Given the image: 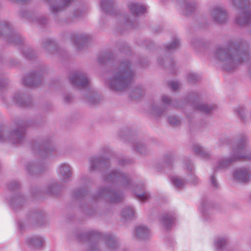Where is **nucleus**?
Wrapping results in <instances>:
<instances>
[{"label":"nucleus","instance_id":"nucleus-1","mask_svg":"<svg viewBox=\"0 0 251 251\" xmlns=\"http://www.w3.org/2000/svg\"><path fill=\"white\" fill-rule=\"evenodd\" d=\"M248 47L244 40L230 41L226 48L217 49L215 57L223 63L224 69L230 71L249 59Z\"/></svg>","mask_w":251,"mask_h":251},{"label":"nucleus","instance_id":"nucleus-2","mask_svg":"<svg viewBox=\"0 0 251 251\" xmlns=\"http://www.w3.org/2000/svg\"><path fill=\"white\" fill-rule=\"evenodd\" d=\"M134 72L129 61L122 62L117 68L114 76L107 81L109 88L115 91H121L128 87L132 81Z\"/></svg>","mask_w":251,"mask_h":251},{"label":"nucleus","instance_id":"nucleus-3","mask_svg":"<svg viewBox=\"0 0 251 251\" xmlns=\"http://www.w3.org/2000/svg\"><path fill=\"white\" fill-rule=\"evenodd\" d=\"M238 160H251V152L249 149L247 141L245 137L237 141L228 158L220 160L214 167V171L224 169L231 163Z\"/></svg>","mask_w":251,"mask_h":251},{"label":"nucleus","instance_id":"nucleus-4","mask_svg":"<svg viewBox=\"0 0 251 251\" xmlns=\"http://www.w3.org/2000/svg\"><path fill=\"white\" fill-rule=\"evenodd\" d=\"M233 4L238 7L241 12L236 19V23L241 26H247L251 28V11L248 8L251 4L250 0H232Z\"/></svg>","mask_w":251,"mask_h":251},{"label":"nucleus","instance_id":"nucleus-5","mask_svg":"<svg viewBox=\"0 0 251 251\" xmlns=\"http://www.w3.org/2000/svg\"><path fill=\"white\" fill-rule=\"evenodd\" d=\"M25 130L22 126H19L17 130H9L7 127H0V142H11L17 144L24 139Z\"/></svg>","mask_w":251,"mask_h":251},{"label":"nucleus","instance_id":"nucleus-6","mask_svg":"<svg viewBox=\"0 0 251 251\" xmlns=\"http://www.w3.org/2000/svg\"><path fill=\"white\" fill-rule=\"evenodd\" d=\"M104 180L111 183L121 184L126 186L130 182L127 176L117 171L110 172L107 176H104Z\"/></svg>","mask_w":251,"mask_h":251},{"label":"nucleus","instance_id":"nucleus-7","mask_svg":"<svg viewBox=\"0 0 251 251\" xmlns=\"http://www.w3.org/2000/svg\"><path fill=\"white\" fill-rule=\"evenodd\" d=\"M99 197H104L112 202H119L123 199L122 194L115 190H111L109 188H102L100 190L99 193Z\"/></svg>","mask_w":251,"mask_h":251},{"label":"nucleus","instance_id":"nucleus-8","mask_svg":"<svg viewBox=\"0 0 251 251\" xmlns=\"http://www.w3.org/2000/svg\"><path fill=\"white\" fill-rule=\"evenodd\" d=\"M50 4V10L53 14L61 11L63 8L70 5L74 0H45Z\"/></svg>","mask_w":251,"mask_h":251},{"label":"nucleus","instance_id":"nucleus-9","mask_svg":"<svg viewBox=\"0 0 251 251\" xmlns=\"http://www.w3.org/2000/svg\"><path fill=\"white\" fill-rule=\"evenodd\" d=\"M211 16L216 23H223L226 21L227 15L226 10L220 6H215L211 9Z\"/></svg>","mask_w":251,"mask_h":251},{"label":"nucleus","instance_id":"nucleus-10","mask_svg":"<svg viewBox=\"0 0 251 251\" xmlns=\"http://www.w3.org/2000/svg\"><path fill=\"white\" fill-rule=\"evenodd\" d=\"M70 80L72 84L76 87H84L89 83L88 78L83 73H74L72 74Z\"/></svg>","mask_w":251,"mask_h":251},{"label":"nucleus","instance_id":"nucleus-11","mask_svg":"<svg viewBox=\"0 0 251 251\" xmlns=\"http://www.w3.org/2000/svg\"><path fill=\"white\" fill-rule=\"evenodd\" d=\"M33 149L35 152H37L43 156H47L54 150V148L49 142H43L36 144L34 146Z\"/></svg>","mask_w":251,"mask_h":251},{"label":"nucleus","instance_id":"nucleus-12","mask_svg":"<svg viewBox=\"0 0 251 251\" xmlns=\"http://www.w3.org/2000/svg\"><path fill=\"white\" fill-rule=\"evenodd\" d=\"M234 178L239 182H246L251 177V171L245 168L237 169L233 173Z\"/></svg>","mask_w":251,"mask_h":251},{"label":"nucleus","instance_id":"nucleus-13","mask_svg":"<svg viewBox=\"0 0 251 251\" xmlns=\"http://www.w3.org/2000/svg\"><path fill=\"white\" fill-rule=\"evenodd\" d=\"M128 7L134 16H140L147 10V6L145 3L137 2H130L128 4Z\"/></svg>","mask_w":251,"mask_h":251},{"label":"nucleus","instance_id":"nucleus-14","mask_svg":"<svg viewBox=\"0 0 251 251\" xmlns=\"http://www.w3.org/2000/svg\"><path fill=\"white\" fill-rule=\"evenodd\" d=\"M25 85L29 86H37L41 81V76L39 73H33L27 75L24 79Z\"/></svg>","mask_w":251,"mask_h":251},{"label":"nucleus","instance_id":"nucleus-15","mask_svg":"<svg viewBox=\"0 0 251 251\" xmlns=\"http://www.w3.org/2000/svg\"><path fill=\"white\" fill-rule=\"evenodd\" d=\"M58 174L63 180L68 179L72 175L70 166L67 163L61 164L58 169Z\"/></svg>","mask_w":251,"mask_h":251},{"label":"nucleus","instance_id":"nucleus-16","mask_svg":"<svg viewBox=\"0 0 251 251\" xmlns=\"http://www.w3.org/2000/svg\"><path fill=\"white\" fill-rule=\"evenodd\" d=\"M90 170H95L98 168L107 167L108 161L100 157H93L90 158Z\"/></svg>","mask_w":251,"mask_h":251},{"label":"nucleus","instance_id":"nucleus-17","mask_svg":"<svg viewBox=\"0 0 251 251\" xmlns=\"http://www.w3.org/2000/svg\"><path fill=\"white\" fill-rule=\"evenodd\" d=\"M100 7L103 12L109 14L114 15L116 11L114 3L111 0H102Z\"/></svg>","mask_w":251,"mask_h":251},{"label":"nucleus","instance_id":"nucleus-18","mask_svg":"<svg viewBox=\"0 0 251 251\" xmlns=\"http://www.w3.org/2000/svg\"><path fill=\"white\" fill-rule=\"evenodd\" d=\"M191 104L195 109L205 113H210L214 109V107L212 106L200 103L197 99H194Z\"/></svg>","mask_w":251,"mask_h":251},{"label":"nucleus","instance_id":"nucleus-19","mask_svg":"<svg viewBox=\"0 0 251 251\" xmlns=\"http://www.w3.org/2000/svg\"><path fill=\"white\" fill-rule=\"evenodd\" d=\"M26 243L31 247L34 248H39L42 246L44 240L39 236H31L27 238Z\"/></svg>","mask_w":251,"mask_h":251},{"label":"nucleus","instance_id":"nucleus-20","mask_svg":"<svg viewBox=\"0 0 251 251\" xmlns=\"http://www.w3.org/2000/svg\"><path fill=\"white\" fill-rule=\"evenodd\" d=\"M13 100L18 105L27 106L29 105L30 99L25 96V95L17 94L14 96Z\"/></svg>","mask_w":251,"mask_h":251},{"label":"nucleus","instance_id":"nucleus-21","mask_svg":"<svg viewBox=\"0 0 251 251\" xmlns=\"http://www.w3.org/2000/svg\"><path fill=\"white\" fill-rule=\"evenodd\" d=\"M87 40V38L86 35L78 36L74 35L72 37L73 44L78 50L81 49L82 46L86 43Z\"/></svg>","mask_w":251,"mask_h":251},{"label":"nucleus","instance_id":"nucleus-22","mask_svg":"<svg viewBox=\"0 0 251 251\" xmlns=\"http://www.w3.org/2000/svg\"><path fill=\"white\" fill-rule=\"evenodd\" d=\"M170 178L173 185L178 189L184 188L187 184V181L181 178L178 176H170Z\"/></svg>","mask_w":251,"mask_h":251},{"label":"nucleus","instance_id":"nucleus-23","mask_svg":"<svg viewBox=\"0 0 251 251\" xmlns=\"http://www.w3.org/2000/svg\"><path fill=\"white\" fill-rule=\"evenodd\" d=\"M136 234L138 238H145L149 236L150 234V231L145 226H139L136 229Z\"/></svg>","mask_w":251,"mask_h":251},{"label":"nucleus","instance_id":"nucleus-24","mask_svg":"<svg viewBox=\"0 0 251 251\" xmlns=\"http://www.w3.org/2000/svg\"><path fill=\"white\" fill-rule=\"evenodd\" d=\"M135 216V211L131 206L124 208L122 211V216L126 220L132 219Z\"/></svg>","mask_w":251,"mask_h":251},{"label":"nucleus","instance_id":"nucleus-25","mask_svg":"<svg viewBox=\"0 0 251 251\" xmlns=\"http://www.w3.org/2000/svg\"><path fill=\"white\" fill-rule=\"evenodd\" d=\"M193 150L196 154L202 158H207L209 156L208 153L199 145H195Z\"/></svg>","mask_w":251,"mask_h":251},{"label":"nucleus","instance_id":"nucleus-26","mask_svg":"<svg viewBox=\"0 0 251 251\" xmlns=\"http://www.w3.org/2000/svg\"><path fill=\"white\" fill-rule=\"evenodd\" d=\"M226 240L225 237H217L214 241V247L216 250L220 251L222 250L226 245Z\"/></svg>","mask_w":251,"mask_h":251},{"label":"nucleus","instance_id":"nucleus-27","mask_svg":"<svg viewBox=\"0 0 251 251\" xmlns=\"http://www.w3.org/2000/svg\"><path fill=\"white\" fill-rule=\"evenodd\" d=\"M174 221V218L172 215H167L162 217V222L163 225L166 228H169Z\"/></svg>","mask_w":251,"mask_h":251},{"label":"nucleus","instance_id":"nucleus-28","mask_svg":"<svg viewBox=\"0 0 251 251\" xmlns=\"http://www.w3.org/2000/svg\"><path fill=\"white\" fill-rule=\"evenodd\" d=\"M105 239L109 248L114 249L117 247L118 244L115 237L108 235L106 236Z\"/></svg>","mask_w":251,"mask_h":251},{"label":"nucleus","instance_id":"nucleus-29","mask_svg":"<svg viewBox=\"0 0 251 251\" xmlns=\"http://www.w3.org/2000/svg\"><path fill=\"white\" fill-rule=\"evenodd\" d=\"M183 8L184 9V13L185 15H189L191 14L195 10V3H185L183 5Z\"/></svg>","mask_w":251,"mask_h":251},{"label":"nucleus","instance_id":"nucleus-30","mask_svg":"<svg viewBox=\"0 0 251 251\" xmlns=\"http://www.w3.org/2000/svg\"><path fill=\"white\" fill-rule=\"evenodd\" d=\"M179 45V40L178 38H175L173 41L166 45L168 50H174L177 49Z\"/></svg>","mask_w":251,"mask_h":251},{"label":"nucleus","instance_id":"nucleus-31","mask_svg":"<svg viewBox=\"0 0 251 251\" xmlns=\"http://www.w3.org/2000/svg\"><path fill=\"white\" fill-rule=\"evenodd\" d=\"M135 194L136 195L137 198L139 200L143 202L145 201L149 200L150 198V195L147 192H142L140 193H138L136 192H135Z\"/></svg>","mask_w":251,"mask_h":251},{"label":"nucleus","instance_id":"nucleus-32","mask_svg":"<svg viewBox=\"0 0 251 251\" xmlns=\"http://www.w3.org/2000/svg\"><path fill=\"white\" fill-rule=\"evenodd\" d=\"M209 205L207 203H202L201 207H199V210L202 213L204 217L208 213L209 211Z\"/></svg>","mask_w":251,"mask_h":251},{"label":"nucleus","instance_id":"nucleus-33","mask_svg":"<svg viewBox=\"0 0 251 251\" xmlns=\"http://www.w3.org/2000/svg\"><path fill=\"white\" fill-rule=\"evenodd\" d=\"M236 113L242 119L245 118V110L242 106H238L235 109Z\"/></svg>","mask_w":251,"mask_h":251},{"label":"nucleus","instance_id":"nucleus-34","mask_svg":"<svg viewBox=\"0 0 251 251\" xmlns=\"http://www.w3.org/2000/svg\"><path fill=\"white\" fill-rule=\"evenodd\" d=\"M168 122L170 124L175 126L178 125L180 123V121L177 118L174 116H170L168 118Z\"/></svg>","mask_w":251,"mask_h":251},{"label":"nucleus","instance_id":"nucleus-35","mask_svg":"<svg viewBox=\"0 0 251 251\" xmlns=\"http://www.w3.org/2000/svg\"><path fill=\"white\" fill-rule=\"evenodd\" d=\"M124 26L128 28H132L133 25L132 21L128 17H125L123 21Z\"/></svg>","mask_w":251,"mask_h":251},{"label":"nucleus","instance_id":"nucleus-36","mask_svg":"<svg viewBox=\"0 0 251 251\" xmlns=\"http://www.w3.org/2000/svg\"><path fill=\"white\" fill-rule=\"evenodd\" d=\"M188 80L191 82H194L198 80L199 78V76L195 73H190L188 75Z\"/></svg>","mask_w":251,"mask_h":251},{"label":"nucleus","instance_id":"nucleus-37","mask_svg":"<svg viewBox=\"0 0 251 251\" xmlns=\"http://www.w3.org/2000/svg\"><path fill=\"white\" fill-rule=\"evenodd\" d=\"M169 87L173 90H176L179 88V84L176 81H171L168 82Z\"/></svg>","mask_w":251,"mask_h":251},{"label":"nucleus","instance_id":"nucleus-38","mask_svg":"<svg viewBox=\"0 0 251 251\" xmlns=\"http://www.w3.org/2000/svg\"><path fill=\"white\" fill-rule=\"evenodd\" d=\"M145 147L141 143H138L135 146V149L140 153H143V150H144Z\"/></svg>","mask_w":251,"mask_h":251},{"label":"nucleus","instance_id":"nucleus-39","mask_svg":"<svg viewBox=\"0 0 251 251\" xmlns=\"http://www.w3.org/2000/svg\"><path fill=\"white\" fill-rule=\"evenodd\" d=\"M110 57V54L108 53H105L102 56V58L100 57H99V61L100 63H102L106 61L107 60L109 59Z\"/></svg>","mask_w":251,"mask_h":251},{"label":"nucleus","instance_id":"nucleus-40","mask_svg":"<svg viewBox=\"0 0 251 251\" xmlns=\"http://www.w3.org/2000/svg\"><path fill=\"white\" fill-rule=\"evenodd\" d=\"M89 236L90 238H100L101 237V234L98 232L91 231L89 233Z\"/></svg>","mask_w":251,"mask_h":251},{"label":"nucleus","instance_id":"nucleus-41","mask_svg":"<svg viewBox=\"0 0 251 251\" xmlns=\"http://www.w3.org/2000/svg\"><path fill=\"white\" fill-rule=\"evenodd\" d=\"M19 186V183L17 181H13L9 184V188L11 190L17 189Z\"/></svg>","mask_w":251,"mask_h":251},{"label":"nucleus","instance_id":"nucleus-42","mask_svg":"<svg viewBox=\"0 0 251 251\" xmlns=\"http://www.w3.org/2000/svg\"><path fill=\"white\" fill-rule=\"evenodd\" d=\"M152 112L157 115H160L162 113V110H161L160 108L155 107L152 106Z\"/></svg>","mask_w":251,"mask_h":251},{"label":"nucleus","instance_id":"nucleus-43","mask_svg":"<svg viewBox=\"0 0 251 251\" xmlns=\"http://www.w3.org/2000/svg\"><path fill=\"white\" fill-rule=\"evenodd\" d=\"M162 101L165 105H170L171 100L168 97H167L166 96H163L162 97Z\"/></svg>","mask_w":251,"mask_h":251},{"label":"nucleus","instance_id":"nucleus-44","mask_svg":"<svg viewBox=\"0 0 251 251\" xmlns=\"http://www.w3.org/2000/svg\"><path fill=\"white\" fill-rule=\"evenodd\" d=\"M210 180H211V182L212 186L215 187H217L218 185H217V180L215 179L214 175H212V176H211Z\"/></svg>","mask_w":251,"mask_h":251},{"label":"nucleus","instance_id":"nucleus-45","mask_svg":"<svg viewBox=\"0 0 251 251\" xmlns=\"http://www.w3.org/2000/svg\"><path fill=\"white\" fill-rule=\"evenodd\" d=\"M81 11L79 10H75L74 13V17H78L80 16Z\"/></svg>","mask_w":251,"mask_h":251},{"label":"nucleus","instance_id":"nucleus-46","mask_svg":"<svg viewBox=\"0 0 251 251\" xmlns=\"http://www.w3.org/2000/svg\"><path fill=\"white\" fill-rule=\"evenodd\" d=\"M2 27L4 28L5 32H7L10 30L9 25L7 23L3 25Z\"/></svg>","mask_w":251,"mask_h":251},{"label":"nucleus","instance_id":"nucleus-47","mask_svg":"<svg viewBox=\"0 0 251 251\" xmlns=\"http://www.w3.org/2000/svg\"><path fill=\"white\" fill-rule=\"evenodd\" d=\"M19 198H14V199H13L12 200H11V201H10V204L13 206V204H14V203L15 202H17L18 201H19Z\"/></svg>","mask_w":251,"mask_h":251},{"label":"nucleus","instance_id":"nucleus-48","mask_svg":"<svg viewBox=\"0 0 251 251\" xmlns=\"http://www.w3.org/2000/svg\"><path fill=\"white\" fill-rule=\"evenodd\" d=\"M85 193H86L85 191L80 192L79 193H77L76 194V196L81 197L84 196V195L85 194Z\"/></svg>","mask_w":251,"mask_h":251},{"label":"nucleus","instance_id":"nucleus-49","mask_svg":"<svg viewBox=\"0 0 251 251\" xmlns=\"http://www.w3.org/2000/svg\"><path fill=\"white\" fill-rule=\"evenodd\" d=\"M93 98H95V96H94L93 98H89V101L90 102H91V103H95V101H94L92 99Z\"/></svg>","mask_w":251,"mask_h":251},{"label":"nucleus","instance_id":"nucleus-50","mask_svg":"<svg viewBox=\"0 0 251 251\" xmlns=\"http://www.w3.org/2000/svg\"><path fill=\"white\" fill-rule=\"evenodd\" d=\"M19 228H20V229L21 230H22V229H23V228H24V227H23V226H22L21 225V224H20V223L19 224Z\"/></svg>","mask_w":251,"mask_h":251},{"label":"nucleus","instance_id":"nucleus-51","mask_svg":"<svg viewBox=\"0 0 251 251\" xmlns=\"http://www.w3.org/2000/svg\"><path fill=\"white\" fill-rule=\"evenodd\" d=\"M27 169L28 170V171H30V170H31V168L30 167V166H28L27 167Z\"/></svg>","mask_w":251,"mask_h":251},{"label":"nucleus","instance_id":"nucleus-52","mask_svg":"<svg viewBox=\"0 0 251 251\" xmlns=\"http://www.w3.org/2000/svg\"><path fill=\"white\" fill-rule=\"evenodd\" d=\"M49 44V45H50V46H51V45H52V43L51 42H50Z\"/></svg>","mask_w":251,"mask_h":251},{"label":"nucleus","instance_id":"nucleus-53","mask_svg":"<svg viewBox=\"0 0 251 251\" xmlns=\"http://www.w3.org/2000/svg\"><path fill=\"white\" fill-rule=\"evenodd\" d=\"M187 168H188V169H190V170H191V171H192V169L191 168H190V167H188V166L187 167Z\"/></svg>","mask_w":251,"mask_h":251},{"label":"nucleus","instance_id":"nucleus-54","mask_svg":"<svg viewBox=\"0 0 251 251\" xmlns=\"http://www.w3.org/2000/svg\"><path fill=\"white\" fill-rule=\"evenodd\" d=\"M158 61L159 62V63H160V64L162 63V62L161 61Z\"/></svg>","mask_w":251,"mask_h":251},{"label":"nucleus","instance_id":"nucleus-55","mask_svg":"<svg viewBox=\"0 0 251 251\" xmlns=\"http://www.w3.org/2000/svg\"><path fill=\"white\" fill-rule=\"evenodd\" d=\"M36 167L35 166H33V168L35 169Z\"/></svg>","mask_w":251,"mask_h":251},{"label":"nucleus","instance_id":"nucleus-56","mask_svg":"<svg viewBox=\"0 0 251 251\" xmlns=\"http://www.w3.org/2000/svg\"><path fill=\"white\" fill-rule=\"evenodd\" d=\"M26 56L28 57H30V56H28L27 55H26Z\"/></svg>","mask_w":251,"mask_h":251}]
</instances>
